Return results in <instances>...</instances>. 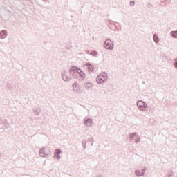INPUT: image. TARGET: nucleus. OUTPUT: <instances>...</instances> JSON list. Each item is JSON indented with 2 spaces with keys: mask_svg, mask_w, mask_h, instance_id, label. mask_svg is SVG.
<instances>
[{
  "mask_svg": "<svg viewBox=\"0 0 177 177\" xmlns=\"http://www.w3.org/2000/svg\"><path fill=\"white\" fill-rule=\"evenodd\" d=\"M97 82L98 84H103L106 80H107V74L101 73L100 75L97 77Z\"/></svg>",
  "mask_w": 177,
  "mask_h": 177,
  "instance_id": "1",
  "label": "nucleus"
},
{
  "mask_svg": "<svg viewBox=\"0 0 177 177\" xmlns=\"http://www.w3.org/2000/svg\"><path fill=\"white\" fill-rule=\"evenodd\" d=\"M70 73L71 74H79V75H81L82 77L84 75V72L75 66H73L71 68Z\"/></svg>",
  "mask_w": 177,
  "mask_h": 177,
  "instance_id": "2",
  "label": "nucleus"
},
{
  "mask_svg": "<svg viewBox=\"0 0 177 177\" xmlns=\"http://www.w3.org/2000/svg\"><path fill=\"white\" fill-rule=\"evenodd\" d=\"M104 46L106 48V49H109L111 50L114 49V44H113V41L110 39L105 41Z\"/></svg>",
  "mask_w": 177,
  "mask_h": 177,
  "instance_id": "3",
  "label": "nucleus"
},
{
  "mask_svg": "<svg viewBox=\"0 0 177 177\" xmlns=\"http://www.w3.org/2000/svg\"><path fill=\"white\" fill-rule=\"evenodd\" d=\"M39 154L41 157H46V156L50 154V150L48 148L41 149L39 151Z\"/></svg>",
  "mask_w": 177,
  "mask_h": 177,
  "instance_id": "4",
  "label": "nucleus"
},
{
  "mask_svg": "<svg viewBox=\"0 0 177 177\" xmlns=\"http://www.w3.org/2000/svg\"><path fill=\"white\" fill-rule=\"evenodd\" d=\"M137 106L138 109L142 111H145L147 108V104L145 103L142 100H140L137 102Z\"/></svg>",
  "mask_w": 177,
  "mask_h": 177,
  "instance_id": "5",
  "label": "nucleus"
},
{
  "mask_svg": "<svg viewBox=\"0 0 177 177\" xmlns=\"http://www.w3.org/2000/svg\"><path fill=\"white\" fill-rule=\"evenodd\" d=\"M60 154H62V151H60V149H55L54 152V158L59 160L60 158Z\"/></svg>",
  "mask_w": 177,
  "mask_h": 177,
  "instance_id": "6",
  "label": "nucleus"
},
{
  "mask_svg": "<svg viewBox=\"0 0 177 177\" xmlns=\"http://www.w3.org/2000/svg\"><path fill=\"white\" fill-rule=\"evenodd\" d=\"M84 125H86V127H91L92 125V120L91 119H87L84 122Z\"/></svg>",
  "mask_w": 177,
  "mask_h": 177,
  "instance_id": "7",
  "label": "nucleus"
},
{
  "mask_svg": "<svg viewBox=\"0 0 177 177\" xmlns=\"http://www.w3.org/2000/svg\"><path fill=\"white\" fill-rule=\"evenodd\" d=\"M6 30H3L0 32V38H2L3 39L6 38Z\"/></svg>",
  "mask_w": 177,
  "mask_h": 177,
  "instance_id": "8",
  "label": "nucleus"
},
{
  "mask_svg": "<svg viewBox=\"0 0 177 177\" xmlns=\"http://www.w3.org/2000/svg\"><path fill=\"white\" fill-rule=\"evenodd\" d=\"M86 68L88 70V71H90V73H92V71H93L95 67H93L92 65L91 64H86Z\"/></svg>",
  "mask_w": 177,
  "mask_h": 177,
  "instance_id": "9",
  "label": "nucleus"
},
{
  "mask_svg": "<svg viewBox=\"0 0 177 177\" xmlns=\"http://www.w3.org/2000/svg\"><path fill=\"white\" fill-rule=\"evenodd\" d=\"M136 175H137V176H143V175H145V171L144 170H142V171H137L136 172Z\"/></svg>",
  "mask_w": 177,
  "mask_h": 177,
  "instance_id": "10",
  "label": "nucleus"
},
{
  "mask_svg": "<svg viewBox=\"0 0 177 177\" xmlns=\"http://www.w3.org/2000/svg\"><path fill=\"white\" fill-rule=\"evenodd\" d=\"M73 88L74 91H78V89H80V86L78 85V84L74 83L73 84Z\"/></svg>",
  "mask_w": 177,
  "mask_h": 177,
  "instance_id": "11",
  "label": "nucleus"
},
{
  "mask_svg": "<svg viewBox=\"0 0 177 177\" xmlns=\"http://www.w3.org/2000/svg\"><path fill=\"white\" fill-rule=\"evenodd\" d=\"M85 88L86 89H89V88H92V84L90 82L85 84Z\"/></svg>",
  "mask_w": 177,
  "mask_h": 177,
  "instance_id": "12",
  "label": "nucleus"
},
{
  "mask_svg": "<svg viewBox=\"0 0 177 177\" xmlns=\"http://www.w3.org/2000/svg\"><path fill=\"white\" fill-rule=\"evenodd\" d=\"M171 37H173V38H177V31L171 32Z\"/></svg>",
  "mask_w": 177,
  "mask_h": 177,
  "instance_id": "13",
  "label": "nucleus"
},
{
  "mask_svg": "<svg viewBox=\"0 0 177 177\" xmlns=\"http://www.w3.org/2000/svg\"><path fill=\"white\" fill-rule=\"evenodd\" d=\"M153 39H154L155 42H156V44L158 43V41H160L158 39V37L156 35H153Z\"/></svg>",
  "mask_w": 177,
  "mask_h": 177,
  "instance_id": "14",
  "label": "nucleus"
},
{
  "mask_svg": "<svg viewBox=\"0 0 177 177\" xmlns=\"http://www.w3.org/2000/svg\"><path fill=\"white\" fill-rule=\"evenodd\" d=\"M91 55H92L93 56H96V55H97V52H96V51H93V52L91 53Z\"/></svg>",
  "mask_w": 177,
  "mask_h": 177,
  "instance_id": "15",
  "label": "nucleus"
},
{
  "mask_svg": "<svg viewBox=\"0 0 177 177\" xmlns=\"http://www.w3.org/2000/svg\"><path fill=\"white\" fill-rule=\"evenodd\" d=\"M62 78L63 80H64V81H66V80H67V78L66 77V75H62Z\"/></svg>",
  "mask_w": 177,
  "mask_h": 177,
  "instance_id": "16",
  "label": "nucleus"
},
{
  "mask_svg": "<svg viewBox=\"0 0 177 177\" xmlns=\"http://www.w3.org/2000/svg\"><path fill=\"white\" fill-rule=\"evenodd\" d=\"M174 66L177 68V59L175 60Z\"/></svg>",
  "mask_w": 177,
  "mask_h": 177,
  "instance_id": "17",
  "label": "nucleus"
},
{
  "mask_svg": "<svg viewBox=\"0 0 177 177\" xmlns=\"http://www.w3.org/2000/svg\"><path fill=\"white\" fill-rule=\"evenodd\" d=\"M132 3H134V2L133 1V2H131V4H132Z\"/></svg>",
  "mask_w": 177,
  "mask_h": 177,
  "instance_id": "18",
  "label": "nucleus"
}]
</instances>
